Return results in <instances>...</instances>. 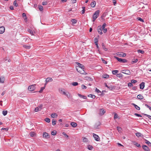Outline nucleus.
<instances>
[{"label": "nucleus", "mask_w": 151, "mask_h": 151, "mask_svg": "<svg viewBox=\"0 0 151 151\" xmlns=\"http://www.w3.org/2000/svg\"><path fill=\"white\" fill-rule=\"evenodd\" d=\"M76 69L81 74H83V75H86L87 74V73H86L84 70V68H81L80 67H76Z\"/></svg>", "instance_id": "obj_1"}, {"label": "nucleus", "mask_w": 151, "mask_h": 151, "mask_svg": "<svg viewBox=\"0 0 151 151\" xmlns=\"http://www.w3.org/2000/svg\"><path fill=\"white\" fill-rule=\"evenodd\" d=\"M99 11L97 10L96 11L93 15V22H94L96 18L98 17L99 15Z\"/></svg>", "instance_id": "obj_2"}, {"label": "nucleus", "mask_w": 151, "mask_h": 151, "mask_svg": "<svg viewBox=\"0 0 151 151\" xmlns=\"http://www.w3.org/2000/svg\"><path fill=\"white\" fill-rule=\"evenodd\" d=\"M114 58L116 59L117 60L120 62L123 63H126L127 61V60L125 59H122V58H119L118 57L114 56Z\"/></svg>", "instance_id": "obj_3"}, {"label": "nucleus", "mask_w": 151, "mask_h": 151, "mask_svg": "<svg viewBox=\"0 0 151 151\" xmlns=\"http://www.w3.org/2000/svg\"><path fill=\"white\" fill-rule=\"evenodd\" d=\"M121 72L128 75H130L131 74L130 71L128 69L122 70L121 71Z\"/></svg>", "instance_id": "obj_4"}, {"label": "nucleus", "mask_w": 151, "mask_h": 151, "mask_svg": "<svg viewBox=\"0 0 151 151\" xmlns=\"http://www.w3.org/2000/svg\"><path fill=\"white\" fill-rule=\"evenodd\" d=\"M35 85H32L29 86L28 88V90L30 91H32L34 90L35 89Z\"/></svg>", "instance_id": "obj_5"}, {"label": "nucleus", "mask_w": 151, "mask_h": 151, "mask_svg": "<svg viewBox=\"0 0 151 151\" xmlns=\"http://www.w3.org/2000/svg\"><path fill=\"white\" fill-rule=\"evenodd\" d=\"M101 124L100 122L98 121L96 122L94 125V128L96 129H98L99 128V127Z\"/></svg>", "instance_id": "obj_6"}, {"label": "nucleus", "mask_w": 151, "mask_h": 151, "mask_svg": "<svg viewBox=\"0 0 151 151\" xmlns=\"http://www.w3.org/2000/svg\"><path fill=\"white\" fill-rule=\"evenodd\" d=\"M93 136L96 141H100V137L94 133H93Z\"/></svg>", "instance_id": "obj_7"}, {"label": "nucleus", "mask_w": 151, "mask_h": 151, "mask_svg": "<svg viewBox=\"0 0 151 151\" xmlns=\"http://www.w3.org/2000/svg\"><path fill=\"white\" fill-rule=\"evenodd\" d=\"M43 105H41L39 106H38L37 107H36L35 109V112H37L38 111H40L42 109Z\"/></svg>", "instance_id": "obj_8"}, {"label": "nucleus", "mask_w": 151, "mask_h": 151, "mask_svg": "<svg viewBox=\"0 0 151 151\" xmlns=\"http://www.w3.org/2000/svg\"><path fill=\"white\" fill-rule=\"evenodd\" d=\"M106 111L104 109H101L99 110V114L100 115H103L104 113H105Z\"/></svg>", "instance_id": "obj_9"}, {"label": "nucleus", "mask_w": 151, "mask_h": 151, "mask_svg": "<svg viewBox=\"0 0 151 151\" xmlns=\"http://www.w3.org/2000/svg\"><path fill=\"white\" fill-rule=\"evenodd\" d=\"M142 148L145 151H150L149 148L146 145H143L142 146Z\"/></svg>", "instance_id": "obj_10"}, {"label": "nucleus", "mask_w": 151, "mask_h": 151, "mask_svg": "<svg viewBox=\"0 0 151 151\" xmlns=\"http://www.w3.org/2000/svg\"><path fill=\"white\" fill-rule=\"evenodd\" d=\"M97 28V30L99 33L101 35L103 33L102 32V29H101V26H98Z\"/></svg>", "instance_id": "obj_11"}, {"label": "nucleus", "mask_w": 151, "mask_h": 151, "mask_svg": "<svg viewBox=\"0 0 151 151\" xmlns=\"http://www.w3.org/2000/svg\"><path fill=\"white\" fill-rule=\"evenodd\" d=\"M5 28L4 26L0 27V34H3L5 31Z\"/></svg>", "instance_id": "obj_12"}, {"label": "nucleus", "mask_w": 151, "mask_h": 151, "mask_svg": "<svg viewBox=\"0 0 151 151\" xmlns=\"http://www.w3.org/2000/svg\"><path fill=\"white\" fill-rule=\"evenodd\" d=\"M43 137L46 138H48L50 137L49 135L46 132H43Z\"/></svg>", "instance_id": "obj_13"}, {"label": "nucleus", "mask_w": 151, "mask_h": 151, "mask_svg": "<svg viewBox=\"0 0 151 151\" xmlns=\"http://www.w3.org/2000/svg\"><path fill=\"white\" fill-rule=\"evenodd\" d=\"M117 55L119 57H124L126 56V53H124L123 52L121 53H118Z\"/></svg>", "instance_id": "obj_14"}, {"label": "nucleus", "mask_w": 151, "mask_h": 151, "mask_svg": "<svg viewBox=\"0 0 151 151\" xmlns=\"http://www.w3.org/2000/svg\"><path fill=\"white\" fill-rule=\"evenodd\" d=\"M85 80L88 81H92L93 80V79L89 76H86L85 78Z\"/></svg>", "instance_id": "obj_15"}, {"label": "nucleus", "mask_w": 151, "mask_h": 151, "mask_svg": "<svg viewBox=\"0 0 151 151\" xmlns=\"http://www.w3.org/2000/svg\"><path fill=\"white\" fill-rule=\"evenodd\" d=\"M145 83L144 82H142L140 85V88L141 89H143L145 87Z\"/></svg>", "instance_id": "obj_16"}, {"label": "nucleus", "mask_w": 151, "mask_h": 151, "mask_svg": "<svg viewBox=\"0 0 151 151\" xmlns=\"http://www.w3.org/2000/svg\"><path fill=\"white\" fill-rule=\"evenodd\" d=\"M65 95L68 98H71L72 97L71 94L68 92H66Z\"/></svg>", "instance_id": "obj_17"}, {"label": "nucleus", "mask_w": 151, "mask_h": 151, "mask_svg": "<svg viewBox=\"0 0 151 151\" xmlns=\"http://www.w3.org/2000/svg\"><path fill=\"white\" fill-rule=\"evenodd\" d=\"M96 4V2L95 1H93L92 2H91V5L92 7H94L95 6V5Z\"/></svg>", "instance_id": "obj_18"}, {"label": "nucleus", "mask_w": 151, "mask_h": 151, "mask_svg": "<svg viewBox=\"0 0 151 151\" xmlns=\"http://www.w3.org/2000/svg\"><path fill=\"white\" fill-rule=\"evenodd\" d=\"M51 117L53 118H56L58 116V115L55 113H52L51 114Z\"/></svg>", "instance_id": "obj_19"}, {"label": "nucleus", "mask_w": 151, "mask_h": 151, "mask_svg": "<svg viewBox=\"0 0 151 151\" xmlns=\"http://www.w3.org/2000/svg\"><path fill=\"white\" fill-rule=\"evenodd\" d=\"M132 105H133L134 106L135 109H137V110H139L140 109V107L139 106H137V105L135 104H134V103H132Z\"/></svg>", "instance_id": "obj_20"}, {"label": "nucleus", "mask_w": 151, "mask_h": 151, "mask_svg": "<svg viewBox=\"0 0 151 151\" xmlns=\"http://www.w3.org/2000/svg\"><path fill=\"white\" fill-rule=\"evenodd\" d=\"M70 125L73 127H75L77 126V124L75 122H72L71 123Z\"/></svg>", "instance_id": "obj_21"}, {"label": "nucleus", "mask_w": 151, "mask_h": 151, "mask_svg": "<svg viewBox=\"0 0 151 151\" xmlns=\"http://www.w3.org/2000/svg\"><path fill=\"white\" fill-rule=\"evenodd\" d=\"M53 81V79L52 78H47L45 80V81L47 82H52Z\"/></svg>", "instance_id": "obj_22"}, {"label": "nucleus", "mask_w": 151, "mask_h": 151, "mask_svg": "<svg viewBox=\"0 0 151 151\" xmlns=\"http://www.w3.org/2000/svg\"><path fill=\"white\" fill-rule=\"evenodd\" d=\"M137 97L138 99H143V96L141 94H139L137 95Z\"/></svg>", "instance_id": "obj_23"}, {"label": "nucleus", "mask_w": 151, "mask_h": 151, "mask_svg": "<svg viewBox=\"0 0 151 151\" xmlns=\"http://www.w3.org/2000/svg\"><path fill=\"white\" fill-rule=\"evenodd\" d=\"M135 134L138 137H141L142 136V135L140 132H137L135 133Z\"/></svg>", "instance_id": "obj_24"}, {"label": "nucleus", "mask_w": 151, "mask_h": 151, "mask_svg": "<svg viewBox=\"0 0 151 151\" xmlns=\"http://www.w3.org/2000/svg\"><path fill=\"white\" fill-rule=\"evenodd\" d=\"M144 140L145 141V143L147 144L148 146H151V143L145 139Z\"/></svg>", "instance_id": "obj_25"}, {"label": "nucleus", "mask_w": 151, "mask_h": 151, "mask_svg": "<svg viewBox=\"0 0 151 151\" xmlns=\"http://www.w3.org/2000/svg\"><path fill=\"white\" fill-rule=\"evenodd\" d=\"M78 95L80 97L83 98L84 99H86L87 98V97L86 96L82 95L79 93H78Z\"/></svg>", "instance_id": "obj_26"}, {"label": "nucleus", "mask_w": 151, "mask_h": 151, "mask_svg": "<svg viewBox=\"0 0 151 151\" xmlns=\"http://www.w3.org/2000/svg\"><path fill=\"white\" fill-rule=\"evenodd\" d=\"M109 77V75L107 74H105L103 75V77L104 78H107Z\"/></svg>", "instance_id": "obj_27"}, {"label": "nucleus", "mask_w": 151, "mask_h": 151, "mask_svg": "<svg viewBox=\"0 0 151 151\" xmlns=\"http://www.w3.org/2000/svg\"><path fill=\"white\" fill-rule=\"evenodd\" d=\"M59 91L60 93H62L64 95H65V94L66 93V92H65L64 91H63V90L62 89H59Z\"/></svg>", "instance_id": "obj_28"}, {"label": "nucleus", "mask_w": 151, "mask_h": 151, "mask_svg": "<svg viewBox=\"0 0 151 151\" xmlns=\"http://www.w3.org/2000/svg\"><path fill=\"white\" fill-rule=\"evenodd\" d=\"M133 142L134 143V145H136L137 147H140V145L139 144L134 141Z\"/></svg>", "instance_id": "obj_29"}, {"label": "nucleus", "mask_w": 151, "mask_h": 151, "mask_svg": "<svg viewBox=\"0 0 151 151\" xmlns=\"http://www.w3.org/2000/svg\"><path fill=\"white\" fill-rule=\"evenodd\" d=\"M116 76L119 78H121L123 76V75L121 73L117 74L116 75Z\"/></svg>", "instance_id": "obj_30"}, {"label": "nucleus", "mask_w": 151, "mask_h": 151, "mask_svg": "<svg viewBox=\"0 0 151 151\" xmlns=\"http://www.w3.org/2000/svg\"><path fill=\"white\" fill-rule=\"evenodd\" d=\"M77 65H78V66H77V67H79L81 68L84 67V66H83V65L82 64H80L79 63H78Z\"/></svg>", "instance_id": "obj_31"}, {"label": "nucleus", "mask_w": 151, "mask_h": 151, "mask_svg": "<svg viewBox=\"0 0 151 151\" xmlns=\"http://www.w3.org/2000/svg\"><path fill=\"white\" fill-rule=\"evenodd\" d=\"M88 97H91L92 99H95L96 96L95 95L92 94H89L88 96Z\"/></svg>", "instance_id": "obj_32"}, {"label": "nucleus", "mask_w": 151, "mask_h": 151, "mask_svg": "<svg viewBox=\"0 0 151 151\" xmlns=\"http://www.w3.org/2000/svg\"><path fill=\"white\" fill-rule=\"evenodd\" d=\"M102 47L103 48L105 51H107V49L105 47V45H104V43H102Z\"/></svg>", "instance_id": "obj_33"}, {"label": "nucleus", "mask_w": 151, "mask_h": 151, "mask_svg": "<svg viewBox=\"0 0 151 151\" xmlns=\"http://www.w3.org/2000/svg\"><path fill=\"white\" fill-rule=\"evenodd\" d=\"M5 78L4 77L1 78L0 77V83H3L4 82Z\"/></svg>", "instance_id": "obj_34"}, {"label": "nucleus", "mask_w": 151, "mask_h": 151, "mask_svg": "<svg viewBox=\"0 0 151 151\" xmlns=\"http://www.w3.org/2000/svg\"><path fill=\"white\" fill-rule=\"evenodd\" d=\"M106 24L105 23H104L102 26H101V29L103 30L105 29V27L106 26Z\"/></svg>", "instance_id": "obj_35"}, {"label": "nucleus", "mask_w": 151, "mask_h": 151, "mask_svg": "<svg viewBox=\"0 0 151 151\" xmlns=\"http://www.w3.org/2000/svg\"><path fill=\"white\" fill-rule=\"evenodd\" d=\"M38 8H39V9L41 11H43V7L42 6H41V5L39 6Z\"/></svg>", "instance_id": "obj_36"}, {"label": "nucleus", "mask_w": 151, "mask_h": 151, "mask_svg": "<svg viewBox=\"0 0 151 151\" xmlns=\"http://www.w3.org/2000/svg\"><path fill=\"white\" fill-rule=\"evenodd\" d=\"M118 70H113L112 71V73L114 75H116L118 72Z\"/></svg>", "instance_id": "obj_37"}, {"label": "nucleus", "mask_w": 151, "mask_h": 151, "mask_svg": "<svg viewBox=\"0 0 151 151\" xmlns=\"http://www.w3.org/2000/svg\"><path fill=\"white\" fill-rule=\"evenodd\" d=\"M83 141L84 142H88V139L86 137H83Z\"/></svg>", "instance_id": "obj_38"}, {"label": "nucleus", "mask_w": 151, "mask_h": 151, "mask_svg": "<svg viewBox=\"0 0 151 151\" xmlns=\"http://www.w3.org/2000/svg\"><path fill=\"white\" fill-rule=\"evenodd\" d=\"M138 61V59H134L132 61V63L134 64L136 63Z\"/></svg>", "instance_id": "obj_39"}, {"label": "nucleus", "mask_w": 151, "mask_h": 151, "mask_svg": "<svg viewBox=\"0 0 151 151\" xmlns=\"http://www.w3.org/2000/svg\"><path fill=\"white\" fill-rule=\"evenodd\" d=\"M117 130L119 132H121V130H122V128L119 127H117Z\"/></svg>", "instance_id": "obj_40"}, {"label": "nucleus", "mask_w": 151, "mask_h": 151, "mask_svg": "<svg viewBox=\"0 0 151 151\" xmlns=\"http://www.w3.org/2000/svg\"><path fill=\"white\" fill-rule=\"evenodd\" d=\"M93 148V147L92 146L90 145H88V149L89 150H92Z\"/></svg>", "instance_id": "obj_41"}, {"label": "nucleus", "mask_w": 151, "mask_h": 151, "mask_svg": "<svg viewBox=\"0 0 151 151\" xmlns=\"http://www.w3.org/2000/svg\"><path fill=\"white\" fill-rule=\"evenodd\" d=\"M28 31L31 35H33V32L31 29H28Z\"/></svg>", "instance_id": "obj_42"}, {"label": "nucleus", "mask_w": 151, "mask_h": 151, "mask_svg": "<svg viewBox=\"0 0 151 151\" xmlns=\"http://www.w3.org/2000/svg\"><path fill=\"white\" fill-rule=\"evenodd\" d=\"M137 52L138 53H140L141 54H143L144 53V51L141 50H137Z\"/></svg>", "instance_id": "obj_43"}, {"label": "nucleus", "mask_w": 151, "mask_h": 151, "mask_svg": "<svg viewBox=\"0 0 151 151\" xmlns=\"http://www.w3.org/2000/svg\"><path fill=\"white\" fill-rule=\"evenodd\" d=\"M7 111H4L2 112L4 116L6 115L7 114Z\"/></svg>", "instance_id": "obj_44"}, {"label": "nucleus", "mask_w": 151, "mask_h": 151, "mask_svg": "<svg viewBox=\"0 0 151 151\" xmlns=\"http://www.w3.org/2000/svg\"><path fill=\"white\" fill-rule=\"evenodd\" d=\"M56 121L55 119H53L52 121V124L53 125H55L56 124Z\"/></svg>", "instance_id": "obj_45"}, {"label": "nucleus", "mask_w": 151, "mask_h": 151, "mask_svg": "<svg viewBox=\"0 0 151 151\" xmlns=\"http://www.w3.org/2000/svg\"><path fill=\"white\" fill-rule=\"evenodd\" d=\"M82 8L83 9V10H82L81 12L82 14H84L85 13V7H82Z\"/></svg>", "instance_id": "obj_46"}, {"label": "nucleus", "mask_w": 151, "mask_h": 151, "mask_svg": "<svg viewBox=\"0 0 151 151\" xmlns=\"http://www.w3.org/2000/svg\"><path fill=\"white\" fill-rule=\"evenodd\" d=\"M71 22L75 24L77 23V21L75 19H73L71 20Z\"/></svg>", "instance_id": "obj_47"}, {"label": "nucleus", "mask_w": 151, "mask_h": 151, "mask_svg": "<svg viewBox=\"0 0 151 151\" xmlns=\"http://www.w3.org/2000/svg\"><path fill=\"white\" fill-rule=\"evenodd\" d=\"M118 116L117 115V114L116 113H115L114 117V119H116L117 118H118Z\"/></svg>", "instance_id": "obj_48"}, {"label": "nucleus", "mask_w": 151, "mask_h": 151, "mask_svg": "<svg viewBox=\"0 0 151 151\" xmlns=\"http://www.w3.org/2000/svg\"><path fill=\"white\" fill-rule=\"evenodd\" d=\"M72 84L73 86H76L78 85V83L76 82H74L72 83Z\"/></svg>", "instance_id": "obj_49"}, {"label": "nucleus", "mask_w": 151, "mask_h": 151, "mask_svg": "<svg viewBox=\"0 0 151 151\" xmlns=\"http://www.w3.org/2000/svg\"><path fill=\"white\" fill-rule=\"evenodd\" d=\"M23 47L26 49H30V46H27L25 45H23Z\"/></svg>", "instance_id": "obj_50"}, {"label": "nucleus", "mask_w": 151, "mask_h": 151, "mask_svg": "<svg viewBox=\"0 0 151 151\" xmlns=\"http://www.w3.org/2000/svg\"><path fill=\"white\" fill-rule=\"evenodd\" d=\"M45 120L47 122L49 123L50 122V120L49 118H46L45 119Z\"/></svg>", "instance_id": "obj_51"}, {"label": "nucleus", "mask_w": 151, "mask_h": 151, "mask_svg": "<svg viewBox=\"0 0 151 151\" xmlns=\"http://www.w3.org/2000/svg\"><path fill=\"white\" fill-rule=\"evenodd\" d=\"M45 88V87H42L41 88L40 90L39 91L40 93H42L43 90Z\"/></svg>", "instance_id": "obj_52"}, {"label": "nucleus", "mask_w": 151, "mask_h": 151, "mask_svg": "<svg viewBox=\"0 0 151 151\" xmlns=\"http://www.w3.org/2000/svg\"><path fill=\"white\" fill-rule=\"evenodd\" d=\"M144 114L145 116H146L147 117H148V118H149L150 120H151V116L150 115H147L146 114Z\"/></svg>", "instance_id": "obj_53"}, {"label": "nucleus", "mask_w": 151, "mask_h": 151, "mask_svg": "<svg viewBox=\"0 0 151 151\" xmlns=\"http://www.w3.org/2000/svg\"><path fill=\"white\" fill-rule=\"evenodd\" d=\"M30 135L31 137H33L34 136L35 133L34 132H31L30 133Z\"/></svg>", "instance_id": "obj_54"}, {"label": "nucleus", "mask_w": 151, "mask_h": 151, "mask_svg": "<svg viewBox=\"0 0 151 151\" xmlns=\"http://www.w3.org/2000/svg\"><path fill=\"white\" fill-rule=\"evenodd\" d=\"M56 134V131H54L52 132L51 134L52 135H55Z\"/></svg>", "instance_id": "obj_55"}, {"label": "nucleus", "mask_w": 151, "mask_h": 151, "mask_svg": "<svg viewBox=\"0 0 151 151\" xmlns=\"http://www.w3.org/2000/svg\"><path fill=\"white\" fill-rule=\"evenodd\" d=\"M81 88L82 89H86L87 88V87L84 85H81Z\"/></svg>", "instance_id": "obj_56"}, {"label": "nucleus", "mask_w": 151, "mask_h": 151, "mask_svg": "<svg viewBox=\"0 0 151 151\" xmlns=\"http://www.w3.org/2000/svg\"><path fill=\"white\" fill-rule=\"evenodd\" d=\"M128 85L129 87H131L133 86V84L131 82L129 83L128 84Z\"/></svg>", "instance_id": "obj_57"}, {"label": "nucleus", "mask_w": 151, "mask_h": 151, "mask_svg": "<svg viewBox=\"0 0 151 151\" xmlns=\"http://www.w3.org/2000/svg\"><path fill=\"white\" fill-rule=\"evenodd\" d=\"M108 88H109V89L111 90H112L114 88V87L112 86H108Z\"/></svg>", "instance_id": "obj_58"}, {"label": "nucleus", "mask_w": 151, "mask_h": 151, "mask_svg": "<svg viewBox=\"0 0 151 151\" xmlns=\"http://www.w3.org/2000/svg\"><path fill=\"white\" fill-rule=\"evenodd\" d=\"M137 82V81L136 80H131V82L132 83H134Z\"/></svg>", "instance_id": "obj_59"}, {"label": "nucleus", "mask_w": 151, "mask_h": 151, "mask_svg": "<svg viewBox=\"0 0 151 151\" xmlns=\"http://www.w3.org/2000/svg\"><path fill=\"white\" fill-rule=\"evenodd\" d=\"M96 92L98 93H101V91H99V90L97 89L96 88Z\"/></svg>", "instance_id": "obj_60"}, {"label": "nucleus", "mask_w": 151, "mask_h": 151, "mask_svg": "<svg viewBox=\"0 0 151 151\" xmlns=\"http://www.w3.org/2000/svg\"><path fill=\"white\" fill-rule=\"evenodd\" d=\"M14 4L15 6L17 7L18 6V4L16 3V1L15 0L14 2Z\"/></svg>", "instance_id": "obj_61"}, {"label": "nucleus", "mask_w": 151, "mask_h": 151, "mask_svg": "<svg viewBox=\"0 0 151 151\" xmlns=\"http://www.w3.org/2000/svg\"><path fill=\"white\" fill-rule=\"evenodd\" d=\"M63 134L64 135V136L67 137V138H68V136L65 133V132H63Z\"/></svg>", "instance_id": "obj_62"}, {"label": "nucleus", "mask_w": 151, "mask_h": 151, "mask_svg": "<svg viewBox=\"0 0 151 151\" xmlns=\"http://www.w3.org/2000/svg\"><path fill=\"white\" fill-rule=\"evenodd\" d=\"M134 115L135 116H138V117H142V116L140 114H138L137 113H134Z\"/></svg>", "instance_id": "obj_63"}, {"label": "nucleus", "mask_w": 151, "mask_h": 151, "mask_svg": "<svg viewBox=\"0 0 151 151\" xmlns=\"http://www.w3.org/2000/svg\"><path fill=\"white\" fill-rule=\"evenodd\" d=\"M138 20H139V21H141L142 22H144V20L143 19H142L141 18L138 17Z\"/></svg>", "instance_id": "obj_64"}]
</instances>
